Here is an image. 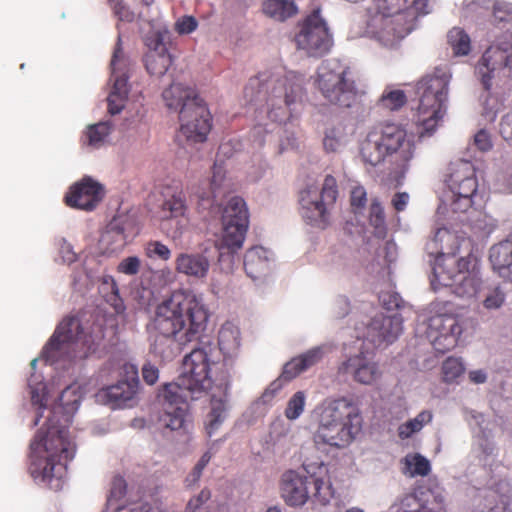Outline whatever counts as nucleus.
<instances>
[{
    "instance_id": "f257e3e1",
    "label": "nucleus",
    "mask_w": 512,
    "mask_h": 512,
    "mask_svg": "<svg viewBox=\"0 0 512 512\" xmlns=\"http://www.w3.org/2000/svg\"><path fill=\"white\" fill-rule=\"evenodd\" d=\"M209 370L210 363L205 350L194 349L185 356L177 380L166 384L158 394L165 410V427L172 431L184 427L188 401L201 398L211 388Z\"/></svg>"
},
{
    "instance_id": "f03ea898",
    "label": "nucleus",
    "mask_w": 512,
    "mask_h": 512,
    "mask_svg": "<svg viewBox=\"0 0 512 512\" xmlns=\"http://www.w3.org/2000/svg\"><path fill=\"white\" fill-rule=\"evenodd\" d=\"M303 82V77L295 72H262L249 79L244 99L257 107L266 105L268 116L273 121H282L290 106L302 100Z\"/></svg>"
},
{
    "instance_id": "7ed1b4c3",
    "label": "nucleus",
    "mask_w": 512,
    "mask_h": 512,
    "mask_svg": "<svg viewBox=\"0 0 512 512\" xmlns=\"http://www.w3.org/2000/svg\"><path fill=\"white\" fill-rule=\"evenodd\" d=\"M208 315L194 295L175 291L160 303L148 324L152 329L178 334L180 339H197L204 330Z\"/></svg>"
},
{
    "instance_id": "20e7f679",
    "label": "nucleus",
    "mask_w": 512,
    "mask_h": 512,
    "mask_svg": "<svg viewBox=\"0 0 512 512\" xmlns=\"http://www.w3.org/2000/svg\"><path fill=\"white\" fill-rule=\"evenodd\" d=\"M427 13L428 0H377L370 33L381 45L392 48L412 31L417 17Z\"/></svg>"
},
{
    "instance_id": "39448f33",
    "label": "nucleus",
    "mask_w": 512,
    "mask_h": 512,
    "mask_svg": "<svg viewBox=\"0 0 512 512\" xmlns=\"http://www.w3.org/2000/svg\"><path fill=\"white\" fill-rule=\"evenodd\" d=\"M46 432L40 431L32 441L30 447L33 453L44 450L48 457L44 465L31 470L32 476L40 480L52 490H59L63 485V475L66 470V462L74 457L75 445L69 438V431L58 426L48 417Z\"/></svg>"
},
{
    "instance_id": "423d86ee",
    "label": "nucleus",
    "mask_w": 512,
    "mask_h": 512,
    "mask_svg": "<svg viewBox=\"0 0 512 512\" xmlns=\"http://www.w3.org/2000/svg\"><path fill=\"white\" fill-rule=\"evenodd\" d=\"M317 429L314 433L315 444L333 447H345L358 431L353 420L358 418L355 408L347 398H327L314 410Z\"/></svg>"
},
{
    "instance_id": "0eeeda50",
    "label": "nucleus",
    "mask_w": 512,
    "mask_h": 512,
    "mask_svg": "<svg viewBox=\"0 0 512 512\" xmlns=\"http://www.w3.org/2000/svg\"><path fill=\"white\" fill-rule=\"evenodd\" d=\"M414 136L394 123L374 126L361 143L360 153L365 163L376 166L386 157L397 154L407 163L414 156Z\"/></svg>"
},
{
    "instance_id": "6e6552de",
    "label": "nucleus",
    "mask_w": 512,
    "mask_h": 512,
    "mask_svg": "<svg viewBox=\"0 0 512 512\" xmlns=\"http://www.w3.org/2000/svg\"><path fill=\"white\" fill-rule=\"evenodd\" d=\"M222 235L215 248L223 270L233 266L234 254L242 248L248 227V212L240 197H232L221 212Z\"/></svg>"
},
{
    "instance_id": "1a4fd4ad",
    "label": "nucleus",
    "mask_w": 512,
    "mask_h": 512,
    "mask_svg": "<svg viewBox=\"0 0 512 512\" xmlns=\"http://www.w3.org/2000/svg\"><path fill=\"white\" fill-rule=\"evenodd\" d=\"M445 182L449 191L441 198L437 213L449 216L450 213L466 212L472 206V198L478 187L472 163L467 160L451 163Z\"/></svg>"
},
{
    "instance_id": "9d476101",
    "label": "nucleus",
    "mask_w": 512,
    "mask_h": 512,
    "mask_svg": "<svg viewBox=\"0 0 512 512\" xmlns=\"http://www.w3.org/2000/svg\"><path fill=\"white\" fill-rule=\"evenodd\" d=\"M451 75L447 69L437 68L432 75L425 76L417 84L419 95V111L422 115L429 114L422 119L423 133L431 135L438 122L446 112L448 98V85Z\"/></svg>"
},
{
    "instance_id": "9b49d317",
    "label": "nucleus",
    "mask_w": 512,
    "mask_h": 512,
    "mask_svg": "<svg viewBox=\"0 0 512 512\" xmlns=\"http://www.w3.org/2000/svg\"><path fill=\"white\" fill-rule=\"evenodd\" d=\"M431 284L434 289L438 286L450 287L457 296L472 298L482 291L483 281L477 268L476 258L469 254L459 258L453 268L438 261L433 265Z\"/></svg>"
},
{
    "instance_id": "f8f14e48",
    "label": "nucleus",
    "mask_w": 512,
    "mask_h": 512,
    "mask_svg": "<svg viewBox=\"0 0 512 512\" xmlns=\"http://www.w3.org/2000/svg\"><path fill=\"white\" fill-rule=\"evenodd\" d=\"M316 82L323 96L332 104L350 107L356 99L354 81L347 77V68L336 59L321 63Z\"/></svg>"
},
{
    "instance_id": "ddd939ff",
    "label": "nucleus",
    "mask_w": 512,
    "mask_h": 512,
    "mask_svg": "<svg viewBox=\"0 0 512 512\" xmlns=\"http://www.w3.org/2000/svg\"><path fill=\"white\" fill-rule=\"evenodd\" d=\"M338 190L334 177L327 175L321 191L313 185L300 193V211L303 219L312 226L324 229L329 223V207L334 204Z\"/></svg>"
},
{
    "instance_id": "4468645a",
    "label": "nucleus",
    "mask_w": 512,
    "mask_h": 512,
    "mask_svg": "<svg viewBox=\"0 0 512 512\" xmlns=\"http://www.w3.org/2000/svg\"><path fill=\"white\" fill-rule=\"evenodd\" d=\"M281 495L290 506L304 505L310 495L324 505L329 502L331 488L320 478L288 470L281 477Z\"/></svg>"
},
{
    "instance_id": "2eb2a0df",
    "label": "nucleus",
    "mask_w": 512,
    "mask_h": 512,
    "mask_svg": "<svg viewBox=\"0 0 512 512\" xmlns=\"http://www.w3.org/2000/svg\"><path fill=\"white\" fill-rule=\"evenodd\" d=\"M512 68V41L510 36L499 41L484 52L476 72L483 87L489 90L493 81H501L509 77Z\"/></svg>"
},
{
    "instance_id": "dca6fc26",
    "label": "nucleus",
    "mask_w": 512,
    "mask_h": 512,
    "mask_svg": "<svg viewBox=\"0 0 512 512\" xmlns=\"http://www.w3.org/2000/svg\"><path fill=\"white\" fill-rule=\"evenodd\" d=\"M417 329L440 353H445L454 348L463 331L459 318L447 314L434 315L419 324Z\"/></svg>"
},
{
    "instance_id": "f3484780",
    "label": "nucleus",
    "mask_w": 512,
    "mask_h": 512,
    "mask_svg": "<svg viewBox=\"0 0 512 512\" xmlns=\"http://www.w3.org/2000/svg\"><path fill=\"white\" fill-rule=\"evenodd\" d=\"M295 40L298 49L308 56L320 57L329 52L333 43L332 37L319 10L305 19Z\"/></svg>"
},
{
    "instance_id": "a211bd4d",
    "label": "nucleus",
    "mask_w": 512,
    "mask_h": 512,
    "mask_svg": "<svg viewBox=\"0 0 512 512\" xmlns=\"http://www.w3.org/2000/svg\"><path fill=\"white\" fill-rule=\"evenodd\" d=\"M162 100L165 106L178 114L179 121L184 122V131L187 129L189 109L194 108L196 116L206 115V105L198 96L193 87L180 81L173 80L162 92Z\"/></svg>"
},
{
    "instance_id": "6ab92c4d",
    "label": "nucleus",
    "mask_w": 512,
    "mask_h": 512,
    "mask_svg": "<svg viewBox=\"0 0 512 512\" xmlns=\"http://www.w3.org/2000/svg\"><path fill=\"white\" fill-rule=\"evenodd\" d=\"M128 65L129 62L125 58L122 48L120 47V38L111 59V77L114 81L113 88L108 96V111L112 115H116L124 108V103L129 92L128 89Z\"/></svg>"
},
{
    "instance_id": "aec40b11",
    "label": "nucleus",
    "mask_w": 512,
    "mask_h": 512,
    "mask_svg": "<svg viewBox=\"0 0 512 512\" xmlns=\"http://www.w3.org/2000/svg\"><path fill=\"white\" fill-rule=\"evenodd\" d=\"M403 331V318L399 313L377 314L366 326L364 338L375 347L393 343Z\"/></svg>"
},
{
    "instance_id": "412c9836",
    "label": "nucleus",
    "mask_w": 512,
    "mask_h": 512,
    "mask_svg": "<svg viewBox=\"0 0 512 512\" xmlns=\"http://www.w3.org/2000/svg\"><path fill=\"white\" fill-rule=\"evenodd\" d=\"M130 369L131 371L127 372L126 379L107 387L100 394L101 397L106 398L107 403L111 404L113 408H131L138 403V372L133 366Z\"/></svg>"
},
{
    "instance_id": "4be33fe9",
    "label": "nucleus",
    "mask_w": 512,
    "mask_h": 512,
    "mask_svg": "<svg viewBox=\"0 0 512 512\" xmlns=\"http://www.w3.org/2000/svg\"><path fill=\"white\" fill-rule=\"evenodd\" d=\"M81 333L80 321L77 318L64 319L44 349L47 359L55 360L62 354H68L69 346L78 341Z\"/></svg>"
},
{
    "instance_id": "5701e85b",
    "label": "nucleus",
    "mask_w": 512,
    "mask_h": 512,
    "mask_svg": "<svg viewBox=\"0 0 512 512\" xmlns=\"http://www.w3.org/2000/svg\"><path fill=\"white\" fill-rule=\"evenodd\" d=\"M230 383L228 380L220 382L214 387L211 394V409L205 422L206 431L211 437L228 417L230 410Z\"/></svg>"
},
{
    "instance_id": "b1692460",
    "label": "nucleus",
    "mask_w": 512,
    "mask_h": 512,
    "mask_svg": "<svg viewBox=\"0 0 512 512\" xmlns=\"http://www.w3.org/2000/svg\"><path fill=\"white\" fill-rule=\"evenodd\" d=\"M458 249L457 237L445 227L438 228L426 245L428 254L436 256L434 265L439 261L450 268L456 266L458 260L455 259V255Z\"/></svg>"
},
{
    "instance_id": "393cba45",
    "label": "nucleus",
    "mask_w": 512,
    "mask_h": 512,
    "mask_svg": "<svg viewBox=\"0 0 512 512\" xmlns=\"http://www.w3.org/2000/svg\"><path fill=\"white\" fill-rule=\"evenodd\" d=\"M147 331L150 353L162 360L172 359L179 352L181 346L194 340L180 339L178 334L152 329V326L149 325H147Z\"/></svg>"
},
{
    "instance_id": "a878e982",
    "label": "nucleus",
    "mask_w": 512,
    "mask_h": 512,
    "mask_svg": "<svg viewBox=\"0 0 512 512\" xmlns=\"http://www.w3.org/2000/svg\"><path fill=\"white\" fill-rule=\"evenodd\" d=\"M102 199V186L90 177L75 184L65 197L67 205L87 211L93 210Z\"/></svg>"
},
{
    "instance_id": "bb28decb",
    "label": "nucleus",
    "mask_w": 512,
    "mask_h": 512,
    "mask_svg": "<svg viewBox=\"0 0 512 512\" xmlns=\"http://www.w3.org/2000/svg\"><path fill=\"white\" fill-rule=\"evenodd\" d=\"M340 370L350 373L360 384L371 385L380 379L382 372L369 353L361 352L342 364Z\"/></svg>"
},
{
    "instance_id": "cd10ccee",
    "label": "nucleus",
    "mask_w": 512,
    "mask_h": 512,
    "mask_svg": "<svg viewBox=\"0 0 512 512\" xmlns=\"http://www.w3.org/2000/svg\"><path fill=\"white\" fill-rule=\"evenodd\" d=\"M189 121L187 129L184 131V122H180V129L177 135V141L187 149L189 145L194 143H201L206 140L207 134L211 129L210 113L206 108V115L201 117L196 116L194 108L189 109Z\"/></svg>"
},
{
    "instance_id": "c85d7f7f",
    "label": "nucleus",
    "mask_w": 512,
    "mask_h": 512,
    "mask_svg": "<svg viewBox=\"0 0 512 512\" xmlns=\"http://www.w3.org/2000/svg\"><path fill=\"white\" fill-rule=\"evenodd\" d=\"M272 253L262 246H255L246 251L244 268L247 275L255 280L266 277L273 263Z\"/></svg>"
},
{
    "instance_id": "c756f323",
    "label": "nucleus",
    "mask_w": 512,
    "mask_h": 512,
    "mask_svg": "<svg viewBox=\"0 0 512 512\" xmlns=\"http://www.w3.org/2000/svg\"><path fill=\"white\" fill-rule=\"evenodd\" d=\"M210 258L205 254L180 253L175 259V269L189 277L201 279L207 276Z\"/></svg>"
},
{
    "instance_id": "7c9ffc66",
    "label": "nucleus",
    "mask_w": 512,
    "mask_h": 512,
    "mask_svg": "<svg viewBox=\"0 0 512 512\" xmlns=\"http://www.w3.org/2000/svg\"><path fill=\"white\" fill-rule=\"evenodd\" d=\"M132 221L125 216L114 218L107 226L104 239L111 241L109 243L113 250L124 247L127 242L136 235Z\"/></svg>"
},
{
    "instance_id": "2f4dec72",
    "label": "nucleus",
    "mask_w": 512,
    "mask_h": 512,
    "mask_svg": "<svg viewBox=\"0 0 512 512\" xmlns=\"http://www.w3.org/2000/svg\"><path fill=\"white\" fill-rule=\"evenodd\" d=\"M489 259L499 276L512 282V241L505 240L493 245Z\"/></svg>"
},
{
    "instance_id": "473e14b6",
    "label": "nucleus",
    "mask_w": 512,
    "mask_h": 512,
    "mask_svg": "<svg viewBox=\"0 0 512 512\" xmlns=\"http://www.w3.org/2000/svg\"><path fill=\"white\" fill-rule=\"evenodd\" d=\"M323 354V349L321 347H314L307 352L291 359L284 365L282 377L286 381L294 379L300 373L317 364L322 359Z\"/></svg>"
},
{
    "instance_id": "72a5a7b5",
    "label": "nucleus",
    "mask_w": 512,
    "mask_h": 512,
    "mask_svg": "<svg viewBox=\"0 0 512 512\" xmlns=\"http://www.w3.org/2000/svg\"><path fill=\"white\" fill-rule=\"evenodd\" d=\"M261 11L271 21L284 23L298 14V6L294 0H263Z\"/></svg>"
},
{
    "instance_id": "f704fd0d",
    "label": "nucleus",
    "mask_w": 512,
    "mask_h": 512,
    "mask_svg": "<svg viewBox=\"0 0 512 512\" xmlns=\"http://www.w3.org/2000/svg\"><path fill=\"white\" fill-rule=\"evenodd\" d=\"M220 350L228 356H232L240 346L239 330L231 323H225L218 333Z\"/></svg>"
},
{
    "instance_id": "c9c22d12",
    "label": "nucleus",
    "mask_w": 512,
    "mask_h": 512,
    "mask_svg": "<svg viewBox=\"0 0 512 512\" xmlns=\"http://www.w3.org/2000/svg\"><path fill=\"white\" fill-rule=\"evenodd\" d=\"M403 474L409 477L427 476L431 470L430 462L421 454H408L403 459Z\"/></svg>"
},
{
    "instance_id": "e433bc0d",
    "label": "nucleus",
    "mask_w": 512,
    "mask_h": 512,
    "mask_svg": "<svg viewBox=\"0 0 512 512\" xmlns=\"http://www.w3.org/2000/svg\"><path fill=\"white\" fill-rule=\"evenodd\" d=\"M146 69L150 75L155 77H162L168 71L172 57L168 52H148L146 55Z\"/></svg>"
},
{
    "instance_id": "4c0bfd02",
    "label": "nucleus",
    "mask_w": 512,
    "mask_h": 512,
    "mask_svg": "<svg viewBox=\"0 0 512 512\" xmlns=\"http://www.w3.org/2000/svg\"><path fill=\"white\" fill-rule=\"evenodd\" d=\"M348 142V136L342 126L328 128L325 132L323 145L327 152H341Z\"/></svg>"
},
{
    "instance_id": "58836bf2",
    "label": "nucleus",
    "mask_w": 512,
    "mask_h": 512,
    "mask_svg": "<svg viewBox=\"0 0 512 512\" xmlns=\"http://www.w3.org/2000/svg\"><path fill=\"white\" fill-rule=\"evenodd\" d=\"M431 420L432 413L430 411L424 410L420 412L415 418L401 424L398 428V436L401 439H407L414 433L419 432L424 427V425L429 423Z\"/></svg>"
},
{
    "instance_id": "ea45409f",
    "label": "nucleus",
    "mask_w": 512,
    "mask_h": 512,
    "mask_svg": "<svg viewBox=\"0 0 512 512\" xmlns=\"http://www.w3.org/2000/svg\"><path fill=\"white\" fill-rule=\"evenodd\" d=\"M369 222L374 228V234L378 238H384L387 233V227L385 223V216L383 208L380 202L374 198L370 204L369 210Z\"/></svg>"
},
{
    "instance_id": "a19ab883",
    "label": "nucleus",
    "mask_w": 512,
    "mask_h": 512,
    "mask_svg": "<svg viewBox=\"0 0 512 512\" xmlns=\"http://www.w3.org/2000/svg\"><path fill=\"white\" fill-rule=\"evenodd\" d=\"M447 39L455 55H467L469 53L470 38L461 28H452L448 32Z\"/></svg>"
},
{
    "instance_id": "79ce46f5",
    "label": "nucleus",
    "mask_w": 512,
    "mask_h": 512,
    "mask_svg": "<svg viewBox=\"0 0 512 512\" xmlns=\"http://www.w3.org/2000/svg\"><path fill=\"white\" fill-rule=\"evenodd\" d=\"M506 300V292L500 285L490 286L483 290L482 304L487 310L500 309Z\"/></svg>"
},
{
    "instance_id": "37998d69",
    "label": "nucleus",
    "mask_w": 512,
    "mask_h": 512,
    "mask_svg": "<svg viewBox=\"0 0 512 512\" xmlns=\"http://www.w3.org/2000/svg\"><path fill=\"white\" fill-rule=\"evenodd\" d=\"M306 405V394L303 391H297L293 396L288 400L285 416L289 420L298 419L302 413L304 412V408Z\"/></svg>"
},
{
    "instance_id": "c03bdc74",
    "label": "nucleus",
    "mask_w": 512,
    "mask_h": 512,
    "mask_svg": "<svg viewBox=\"0 0 512 512\" xmlns=\"http://www.w3.org/2000/svg\"><path fill=\"white\" fill-rule=\"evenodd\" d=\"M60 408L67 415L66 421L78 409L80 397L76 394V389L66 387L59 396Z\"/></svg>"
},
{
    "instance_id": "a18cd8bd",
    "label": "nucleus",
    "mask_w": 512,
    "mask_h": 512,
    "mask_svg": "<svg viewBox=\"0 0 512 512\" xmlns=\"http://www.w3.org/2000/svg\"><path fill=\"white\" fill-rule=\"evenodd\" d=\"M109 132L110 126L108 122H99L97 124L90 125L86 132L88 144L93 147L100 146L108 136Z\"/></svg>"
},
{
    "instance_id": "49530a36",
    "label": "nucleus",
    "mask_w": 512,
    "mask_h": 512,
    "mask_svg": "<svg viewBox=\"0 0 512 512\" xmlns=\"http://www.w3.org/2000/svg\"><path fill=\"white\" fill-rule=\"evenodd\" d=\"M184 213V203L179 196H172L162 204L160 218L167 220L177 218Z\"/></svg>"
},
{
    "instance_id": "de8ad7c7",
    "label": "nucleus",
    "mask_w": 512,
    "mask_h": 512,
    "mask_svg": "<svg viewBox=\"0 0 512 512\" xmlns=\"http://www.w3.org/2000/svg\"><path fill=\"white\" fill-rule=\"evenodd\" d=\"M167 36L168 32L166 30L151 31L145 38V43L149 48V52H168L165 45V38H167Z\"/></svg>"
},
{
    "instance_id": "09e8293b",
    "label": "nucleus",
    "mask_w": 512,
    "mask_h": 512,
    "mask_svg": "<svg viewBox=\"0 0 512 512\" xmlns=\"http://www.w3.org/2000/svg\"><path fill=\"white\" fill-rule=\"evenodd\" d=\"M444 380L452 382L457 379L464 372V366L460 359L449 357L442 366Z\"/></svg>"
},
{
    "instance_id": "8fccbe9b",
    "label": "nucleus",
    "mask_w": 512,
    "mask_h": 512,
    "mask_svg": "<svg viewBox=\"0 0 512 512\" xmlns=\"http://www.w3.org/2000/svg\"><path fill=\"white\" fill-rule=\"evenodd\" d=\"M406 102V96L401 90H391L384 92L380 98L383 107L390 110H397Z\"/></svg>"
},
{
    "instance_id": "3c124183",
    "label": "nucleus",
    "mask_w": 512,
    "mask_h": 512,
    "mask_svg": "<svg viewBox=\"0 0 512 512\" xmlns=\"http://www.w3.org/2000/svg\"><path fill=\"white\" fill-rule=\"evenodd\" d=\"M211 460L210 452H205L199 461L196 463L192 471L185 478V485L187 488H193L200 480L203 470Z\"/></svg>"
},
{
    "instance_id": "603ef678",
    "label": "nucleus",
    "mask_w": 512,
    "mask_h": 512,
    "mask_svg": "<svg viewBox=\"0 0 512 512\" xmlns=\"http://www.w3.org/2000/svg\"><path fill=\"white\" fill-rule=\"evenodd\" d=\"M29 387L31 388V400L33 404H38L39 410L46 408L49 402L46 386L42 383L35 382L31 377L29 379Z\"/></svg>"
},
{
    "instance_id": "864d4df0",
    "label": "nucleus",
    "mask_w": 512,
    "mask_h": 512,
    "mask_svg": "<svg viewBox=\"0 0 512 512\" xmlns=\"http://www.w3.org/2000/svg\"><path fill=\"white\" fill-rule=\"evenodd\" d=\"M284 381L287 382L282 375L280 378L274 380L270 385L265 389L260 398L255 402V406L259 407L260 405H268L272 402L275 395L282 389Z\"/></svg>"
},
{
    "instance_id": "5fc2aeb1",
    "label": "nucleus",
    "mask_w": 512,
    "mask_h": 512,
    "mask_svg": "<svg viewBox=\"0 0 512 512\" xmlns=\"http://www.w3.org/2000/svg\"><path fill=\"white\" fill-rule=\"evenodd\" d=\"M145 252L149 258H158L164 261L171 257L170 249L159 241L148 242L145 247Z\"/></svg>"
},
{
    "instance_id": "6e6d98bb",
    "label": "nucleus",
    "mask_w": 512,
    "mask_h": 512,
    "mask_svg": "<svg viewBox=\"0 0 512 512\" xmlns=\"http://www.w3.org/2000/svg\"><path fill=\"white\" fill-rule=\"evenodd\" d=\"M351 207L356 214L361 213L366 206L367 193L364 187L355 186L350 193Z\"/></svg>"
},
{
    "instance_id": "4d7b16f0",
    "label": "nucleus",
    "mask_w": 512,
    "mask_h": 512,
    "mask_svg": "<svg viewBox=\"0 0 512 512\" xmlns=\"http://www.w3.org/2000/svg\"><path fill=\"white\" fill-rule=\"evenodd\" d=\"M110 8L121 21L132 22L135 14L126 6L123 0H108Z\"/></svg>"
},
{
    "instance_id": "13d9d810",
    "label": "nucleus",
    "mask_w": 512,
    "mask_h": 512,
    "mask_svg": "<svg viewBox=\"0 0 512 512\" xmlns=\"http://www.w3.org/2000/svg\"><path fill=\"white\" fill-rule=\"evenodd\" d=\"M224 180H225L224 168L216 162L213 167V175H212V178L210 181V189H211V194L213 196V199H216L217 196L220 194V189L223 186Z\"/></svg>"
},
{
    "instance_id": "bf43d9fd",
    "label": "nucleus",
    "mask_w": 512,
    "mask_h": 512,
    "mask_svg": "<svg viewBox=\"0 0 512 512\" xmlns=\"http://www.w3.org/2000/svg\"><path fill=\"white\" fill-rule=\"evenodd\" d=\"M493 17L495 21H512V3L496 2L493 7Z\"/></svg>"
},
{
    "instance_id": "052dcab7",
    "label": "nucleus",
    "mask_w": 512,
    "mask_h": 512,
    "mask_svg": "<svg viewBox=\"0 0 512 512\" xmlns=\"http://www.w3.org/2000/svg\"><path fill=\"white\" fill-rule=\"evenodd\" d=\"M198 26L197 20L193 16H183L175 22V30L179 34H190L196 30Z\"/></svg>"
},
{
    "instance_id": "680f3d73",
    "label": "nucleus",
    "mask_w": 512,
    "mask_h": 512,
    "mask_svg": "<svg viewBox=\"0 0 512 512\" xmlns=\"http://www.w3.org/2000/svg\"><path fill=\"white\" fill-rule=\"evenodd\" d=\"M140 263L138 257L130 256L119 263L118 270L126 275H136L139 272Z\"/></svg>"
},
{
    "instance_id": "e2e57ef3",
    "label": "nucleus",
    "mask_w": 512,
    "mask_h": 512,
    "mask_svg": "<svg viewBox=\"0 0 512 512\" xmlns=\"http://www.w3.org/2000/svg\"><path fill=\"white\" fill-rule=\"evenodd\" d=\"M473 144L482 152L490 150L492 148L490 134L485 129L479 130L474 136Z\"/></svg>"
},
{
    "instance_id": "0e129e2a",
    "label": "nucleus",
    "mask_w": 512,
    "mask_h": 512,
    "mask_svg": "<svg viewBox=\"0 0 512 512\" xmlns=\"http://www.w3.org/2000/svg\"><path fill=\"white\" fill-rule=\"evenodd\" d=\"M499 132L503 139L512 147V111L502 117Z\"/></svg>"
},
{
    "instance_id": "69168bd1",
    "label": "nucleus",
    "mask_w": 512,
    "mask_h": 512,
    "mask_svg": "<svg viewBox=\"0 0 512 512\" xmlns=\"http://www.w3.org/2000/svg\"><path fill=\"white\" fill-rule=\"evenodd\" d=\"M420 508L421 504L417 497L414 494H407L401 499L398 512H419Z\"/></svg>"
},
{
    "instance_id": "338daca9",
    "label": "nucleus",
    "mask_w": 512,
    "mask_h": 512,
    "mask_svg": "<svg viewBox=\"0 0 512 512\" xmlns=\"http://www.w3.org/2000/svg\"><path fill=\"white\" fill-rule=\"evenodd\" d=\"M125 492H126L125 480L122 477H115L112 482V486H111V490H110L109 502L111 503L113 500L117 501V500L121 499L125 495Z\"/></svg>"
},
{
    "instance_id": "774afa93",
    "label": "nucleus",
    "mask_w": 512,
    "mask_h": 512,
    "mask_svg": "<svg viewBox=\"0 0 512 512\" xmlns=\"http://www.w3.org/2000/svg\"><path fill=\"white\" fill-rule=\"evenodd\" d=\"M211 494L209 490H202L198 496L192 498L185 509V512H195L198 508H200L209 498Z\"/></svg>"
}]
</instances>
